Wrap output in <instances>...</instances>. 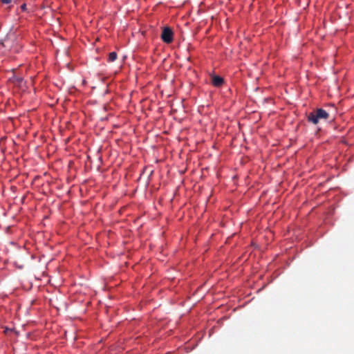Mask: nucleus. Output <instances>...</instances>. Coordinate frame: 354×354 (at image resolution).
I'll return each instance as SVG.
<instances>
[{
	"instance_id": "1",
	"label": "nucleus",
	"mask_w": 354,
	"mask_h": 354,
	"mask_svg": "<svg viewBox=\"0 0 354 354\" xmlns=\"http://www.w3.org/2000/svg\"><path fill=\"white\" fill-rule=\"evenodd\" d=\"M328 118L329 114L326 111L323 109H317L308 115L307 120L309 122L317 124L321 120H326Z\"/></svg>"
},
{
	"instance_id": "2",
	"label": "nucleus",
	"mask_w": 354,
	"mask_h": 354,
	"mask_svg": "<svg viewBox=\"0 0 354 354\" xmlns=\"http://www.w3.org/2000/svg\"><path fill=\"white\" fill-rule=\"evenodd\" d=\"M173 31L169 27H165L162 29V32L161 34V39L162 41L167 44H170L173 41Z\"/></svg>"
},
{
	"instance_id": "3",
	"label": "nucleus",
	"mask_w": 354,
	"mask_h": 354,
	"mask_svg": "<svg viewBox=\"0 0 354 354\" xmlns=\"http://www.w3.org/2000/svg\"><path fill=\"white\" fill-rule=\"evenodd\" d=\"M211 82L212 85L215 87H220L224 83V80L223 77L218 75H212L211 76Z\"/></svg>"
},
{
	"instance_id": "4",
	"label": "nucleus",
	"mask_w": 354,
	"mask_h": 354,
	"mask_svg": "<svg viewBox=\"0 0 354 354\" xmlns=\"http://www.w3.org/2000/svg\"><path fill=\"white\" fill-rule=\"evenodd\" d=\"M8 81L14 83L15 84L21 86V83L23 82V79L21 77H17L14 75V70H12V76L8 77Z\"/></svg>"
},
{
	"instance_id": "5",
	"label": "nucleus",
	"mask_w": 354,
	"mask_h": 354,
	"mask_svg": "<svg viewBox=\"0 0 354 354\" xmlns=\"http://www.w3.org/2000/svg\"><path fill=\"white\" fill-rule=\"evenodd\" d=\"M12 2V0H1V9L3 8V5H8L4 8V10L8 11L12 6V5H11Z\"/></svg>"
},
{
	"instance_id": "6",
	"label": "nucleus",
	"mask_w": 354,
	"mask_h": 354,
	"mask_svg": "<svg viewBox=\"0 0 354 354\" xmlns=\"http://www.w3.org/2000/svg\"><path fill=\"white\" fill-rule=\"evenodd\" d=\"M117 59V53L115 52H111L109 54V62H113Z\"/></svg>"
},
{
	"instance_id": "7",
	"label": "nucleus",
	"mask_w": 354,
	"mask_h": 354,
	"mask_svg": "<svg viewBox=\"0 0 354 354\" xmlns=\"http://www.w3.org/2000/svg\"><path fill=\"white\" fill-rule=\"evenodd\" d=\"M21 9L23 10V11H25L26 10V3H24L21 6Z\"/></svg>"
},
{
	"instance_id": "8",
	"label": "nucleus",
	"mask_w": 354,
	"mask_h": 354,
	"mask_svg": "<svg viewBox=\"0 0 354 354\" xmlns=\"http://www.w3.org/2000/svg\"><path fill=\"white\" fill-rule=\"evenodd\" d=\"M10 230V227H7L6 229V233H9Z\"/></svg>"
},
{
	"instance_id": "9",
	"label": "nucleus",
	"mask_w": 354,
	"mask_h": 354,
	"mask_svg": "<svg viewBox=\"0 0 354 354\" xmlns=\"http://www.w3.org/2000/svg\"><path fill=\"white\" fill-rule=\"evenodd\" d=\"M8 330H10L8 328L6 327L5 330H4V333H7L8 332Z\"/></svg>"
}]
</instances>
